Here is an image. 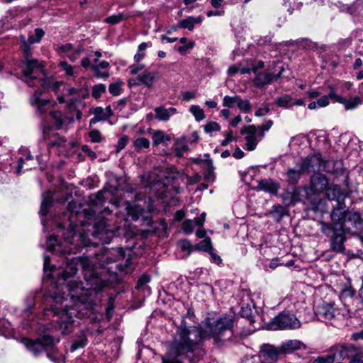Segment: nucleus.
Returning a JSON list of instances; mask_svg holds the SVG:
<instances>
[{
  "label": "nucleus",
  "instance_id": "f257e3e1",
  "mask_svg": "<svg viewBox=\"0 0 363 363\" xmlns=\"http://www.w3.org/2000/svg\"><path fill=\"white\" fill-rule=\"evenodd\" d=\"M66 267L58 273L60 279L67 280L73 277L80 265L84 271L86 286L78 280H70L67 283L69 300L65 297V292L57 285L50 289L52 303L50 308L44 309L45 318L52 316L51 330L61 334L72 331L74 318H81L84 315V311L90 306L89 297L91 289H96L99 284V278L92 269L90 259L87 257H65Z\"/></svg>",
  "mask_w": 363,
  "mask_h": 363
},
{
  "label": "nucleus",
  "instance_id": "f03ea898",
  "mask_svg": "<svg viewBox=\"0 0 363 363\" xmlns=\"http://www.w3.org/2000/svg\"><path fill=\"white\" fill-rule=\"evenodd\" d=\"M234 321L233 315H225L216 320L208 317L199 328L187 325L186 322L182 320L172 343L171 350L175 355V359L163 360L162 363H183L184 360L193 363L204 353L203 340L213 338L216 344H219L232 337Z\"/></svg>",
  "mask_w": 363,
  "mask_h": 363
},
{
  "label": "nucleus",
  "instance_id": "7ed1b4c3",
  "mask_svg": "<svg viewBox=\"0 0 363 363\" xmlns=\"http://www.w3.org/2000/svg\"><path fill=\"white\" fill-rule=\"evenodd\" d=\"M22 80L29 86H40V89L35 90L30 99L31 106L36 107L37 111L40 114L45 112L46 107L50 102L48 99H41V94L49 89L57 92L63 84L61 81L51 82L47 79L43 63L36 59L26 58L25 66L22 70Z\"/></svg>",
  "mask_w": 363,
  "mask_h": 363
},
{
  "label": "nucleus",
  "instance_id": "20e7f679",
  "mask_svg": "<svg viewBox=\"0 0 363 363\" xmlns=\"http://www.w3.org/2000/svg\"><path fill=\"white\" fill-rule=\"evenodd\" d=\"M346 206L334 208L330 214L331 224L322 223V232L328 235L330 230H345L352 234L360 233L363 231V219L359 213L345 211Z\"/></svg>",
  "mask_w": 363,
  "mask_h": 363
},
{
  "label": "nucleus",
  "instance_id": "39448f33",
  "mask_svg": "<svg viewBox=\"0 0 363 363\" xmlns=\"http://www.w3.org/2000/svg\"><path fill=\"white\" fill-rule=\"evenodd\" d=\"M68 235L65 237L64 242H59L57 237L50 236L46 241L47 250L51 252L60 254L62 256L76 254L77 251L89 245V240L84 233L77 234L74 226L70 224Z\"/></svg>",
  "mask_w": 363,
  "mask_h": 363
},
{
  "label": "nucleus",
  "instance_id": "423d86ee",
  "mask_svg": "<svg viewBox=\"0 0 363 363\" xmlns=\"http://www.w3.org/2000/svg\"><path fill=\"white\" fill-rule=\"evenodd\" d=\"M328 186V177L320 172H316L311 175L308 185L303 187L306 200L313 211H319L321 213L327 212L326 200L320 198V194L326 192Z\"/></svg>",
  "mask_w": 363,
  "mask_h": 363
},
{
  "label": "nucleus",
  "instance_id": "0eeeda50",
  "mask_svg": "<svg viewBox=\"0 0 363 363\" xmlns=\"http://www.w3.org/2000/svg\"><path fill=\"white\" fill-rule=\"evenodd\" d=\"M55 341V338L50 335H45L36 340L28 337L22 339L23 344L34 356H38L43 351H45L48 357L51 361L60 362L62 360V356L54 347Z\"/></svg>",
  "mask_w": 363,
  "mask_h": 363
},
{
  "label": "nucleus",
  "instance_id": "6e6552de",
  "mask_svg": "<svg viewBox=\"0 0 363 363\" xmlns=\"http://www.w3.org/2000/svg\"><path fill=\"white\" fill-rule=\"evenodd\" d=\"M301 323L296 315L291 313L283 311L271 320L267 327L272 330H296Z\"/></svg>",
  "mask_w": 363,
  "mask_h": 363
},
{
  "label": "nucleus",
  "instance_id": "1a4fd4ad",
  "mask_svg": "<svg viewBox=\"0 0 363 363\" xmlns=\"http://www.w3.org/2000/svg\"><path fill=\"white\" fill-rule=\"evenodd\" d=\"M241 134L245 135V148L248 151L255 150L258 142L263 138L262 132L259 130V127L251 125L241 130Z\"/></svg>",
  "mask_w": 363,
  "mask_h": 363
},
{
  "label": "nucleus",
  "instance_id": "9d476101",
  "mask_svg": "<svg viewBox=\"0 0 363 363\" xmlns=\"http://www.w3.org/2000/svg\"><path fill=\"white\" fill-rule=\"evenodd\" d=\"M323 160L322 155L318 152L309 155L300 162V168L307 173L321 171Z\"/></svg>",
  "mask_w": 363,
  "mask_h": 363
},
{
  "label": "nucleus",
  "instance_id": "9b49d317",
  "mask_svg": "<svg viewBox=\"0 0 363 363\" xmlns=\"http://www.w3.org/2000/svg\"><path fill=\"white\" fill-rule=\"evenodd\" d=\"M347 194L345 189H342L340 186L337 184L329 185L326 191V196L329 200L336 201L337 204L334 208H342L346 206L344 203V199L347 197Z\"/></svg>",
  "mask_w": 363,
  "mask_h": 363
},
{
  "label": "nucleus",
  "instance_id": "f8f14e48",
  "mask_svg": "<svg viewBox=\"0 0 363 363\" xmlns=\"http://www.w3.org/2000/svg\"><path fill=\"white\" fill-rule=\"evenodd\" d=\"M280 354H282L280 347H276L266 344L261 347L259 357L264 363H274L277 361Z\"/></svg>",
  "mask_w": 363,
  "mask_h": 363
},
{
  "label": "nucleus",
  "instance_id": "ddd939ff",
  "mask_svg": "<svg viewBox=\"0 0 363 363\" xmlns=\"http://www.w3.org/2000/svg\"><path fill=\"white\" fill-rule=\"evenodd\" d=\"M346 232L345 230H330V232L328 235H330V233H333L331 238V249L333 251L336 252H343L345 250L344 247V242L345 240V233Z\"/></svg>",
  "mask_w": 363,
  "mask_h": 363
},
{
  "label": "nucleus",
  "instance_id": "4468645a",
  "mask_svg": "<svg viewBox=\"0 0 363 363\" xmlns=\"http://www.w3.org/2000/svg\"><path fill=\"white\" fill-rule=\"evenodd\" d=\"M53 202V194L50 191H48L43 194V200L40 209V215L41 216V223L44 228L46 226L45 217L48 215L49 208Z\"/></svg>",
  "mask_w": 363,
  "mask_h": 363
},
{
  "label": "nucleus",
  "instance_id": "2eb2a0df",
  "mask_svg": "<svg viewBox=\"0 0 363 363\" xmlns=\"http://www.w3.org/2000/svg\"><path fill=\"white\" fill-rule=\"evenodd\" d=\"M343 163L341 160H323L321 171L340 174L343 172Z\"/></svg>",
  "mask_w": 363,
  "mask_h": 363
},
{
  "label": "nucleus",
  "instance_id": "dca6fc26",
  "mask_svg": "<svg viewBox=\"0 0 363 363\" xmlns=\"http://www.w3.org/2000/svg\"><path fill=\"white\" fill-rule=\"evenodd\" d=\"M282 354H289L295 350L306 349V346L298 340H288L281 343L279 346Z\"/></svg>",
  "mask_w": 363,
  "mask_h": 363
},
{
  "label": "nucleus",
  "instance_id": "f3484780",
  "mask_svg": "<svg viewBox=\"0 0 363 363\" xmlns=\"http://www.w3.org/2000/svg\"><path fill=\"white\" fill-rule=\"evenodd\" d=\"M337 312L332 303H325L319 307L318 313L322 321L328 322L335 317Z\"/></svg>",
  "mask_w": 363,
  "mask_h": 363
},
{
  "label": "nucleus",
  "instance_id": "a211bd4d",
  "mask_svg": "<svg viewBox=\"0 0 363 363\" xmlns=\"http://www.w3.org/2000/svg\"><path fill=\"white\" fill-rule=\"evenodd\" d=\"M354 354V350L353 347L342 345L337 347L335 349V352L333 353V355H335V362H338L340 360H344L345 359H350Z\"/></svg>",
  "mask_w": 363,
  "mask_h": 363
},
{
  "label": "nucleus",
  "instance_id": "6ab92c4d",
  "mask_svg": "<svg viewBox=\"0 0 363 363\" xmlns=\"http://www.w3.org/2000/svg\"><path fill=\"white\" fill-rule=\"evenodd\" d=\"M155 118L158 121H167L170 117L177 113V111L174 107L166 108L164 106H159L155 108Z\"/></svg>",
  "mask_w": 363,
  "mask_h": 363
},
{
  "label": "nucleus",
  "instance_id": "aec40b11",
  "mask_svg": "<svg viewBox=\"0 0 363 363\" xmlns=\"http://www.w3.org/2000/svg\"><path fill=\"white\" fill-rule=\"evenodd\" d=\"M153 145L157 146L159 145H167L171 140L169 135L167 134L163 130H155L152 135Z\"/></svg>",
  "mask_w": 363,
  "mask_h": 363
},
{
  "label": "nucleus",
  "instance_id": "412c9836",
  "mask_svg": "<svg viewBox=\"0 0 363 363\" xmlns=\"http://www.w3.org/2000/svg\"><path fill=\"white\" fill-rule=\"evenodd\" d=\"M124 205L128 216L133 220H138L143 212V208L139 205L131 204L129 201H125Z\"/></svg>",
  "mask_w": 363,
  "mask_h": 363
},
{
  "label": "nucleus",
  "instance_id": "4be33fe9",
  "mask_svg": "<svg viewBox=\"0 0 363 363\" xmlns=\"http://www.w3.org/2000/svg\"><path fill=\"white\" fill-rule=\"evenodd\" d=\"M257 188L266 192L276 194L279 189V185L272 179H262L258 182Z\"/></svg>",
  "mask_w": 363,
  "mask_h": 363
},
{
  "label": "nucleus",
  "instance_id": "5701e85b",
  "mask_svg": "<svg viewBox=\"0 0 363 363\" xmlns=\"http://www.w3.org/2000/svg\"><path fill=\"white\" fill-rule=\"evenodd\" d=\"M202 21V18L201 16L193 17L189 16L182 21H181L178 24L177 27L181 28H186L189 30H193L194 28V26L197 23H200Z\"/></svg>",
  "mask_w": 363,
  "mask_h": 363
},
{
  "label": "nucleus",
  "instance_id": "b1692460",
  "mask_svg": "<svg viewBox=\"0 0 363 363\" xmlns=\"http://www.w3.org/2000/svg\"><path fill=\"white\" fill-rule=\"evenodd\" d=\"M94 233L97 235H106L107 238H110L113 235V231L109 228V225H107L104 220H100L94 224Z\"/></svg>",
  "mask_w": 363,
  "mask_h": 363
},
{
  "label": "nucleus",
  "instance_id": "393cba45",
  "mask_svg": "<svg viewBox=\"0 0 363 363\" xmlns=\"http://www.w3.org/2000/svg\"><path fill=\"white\" fill-rule=\"evenodd\" d=\"M274 79L273 74L263 72L257 74L255 79V84L257 86H262L264 85L270 84Z\"/></svg>",
  "mask_w": 363,
  "mask_h": 363
},
{
  "label": "nucleus",
  "instance_id": "a878e982",
  "mask_svg": "<svg viewBox=\"0 0 363 363\" xmlns=\"http://www.w3.org/2000/svg\"><path fill=\"white\" fill-rule=\"evenodd\" d=\"M88 343L86 335L84 331H82L79 336L74 340L71 345L70 351L74 352L77 350L84 347Z\"/></svg>",
  "mask_w": 363,
  "mask_h": 363
},
{
  "label": "nucleus",
  "instance_id": "bb28decb",
  "mask_svg": "<svg viewBox=\"0 0 363 363\" xmlns=\"http://www.w3.org/2000/svg\"><path fill=\"white\" fill-rule=\"evenodd\" d=\"M338 103L342 104L346 110L354 109L362 104V99L359 96L345 99L343 97L338 98Z\"/></svg>",
  "mask_w": 363,
  "mask_h": 363
},
{
  "label": "nucleus",
  "instance_id": "cd10ccee",
  "mask_svg": "<svg viewBox=\"0 0 363 363\" xmlns=\"http://www.w3.org/2000/svg\"><path fill=\"white\" fill-rule=\"evenodd\" d=\"M298 169L290 168L287 171V177L290 182L297 183L301 177L302 173H304L303 170L300 168V162L296 164Z\"/></svg>",
  "mask_w": 363,
  "mask_h": 363
},
{
  "label": "nucleus",
  "instance_id": "c85d7f7f",
  "mask_svg": "<svg viewBox=\"0 0 363 363\" xmlns=\"http://www.w3.org/2000/svg\"><path fill=\"white\" fill-rule=\"evenodd\" d=\"M130 16L131 15L129 13H119L118 14L112 15L111 16L107 17L104 20V22L114 25L121 22L123 20L129 18Z\"/></svg>",
  "mask_w": 363,
  "mask_h": 363
},
{
  "label": "nucleus",
  "instance_id": "c756f323",
  "mask_svg": "<svg viewBox=\"0 0 363 363\" xmlns=\"http://www.w3.org/2000/svg\"><path fill=\"white\" fill-rule=\"evenodd\" d=\"M156 76L155 72H145L144 74L138 76V80L147 86H151Z\"/></svg>",
  "mask_w": 363,
  "mask_h": 363
},
{
  "label": "nucleus",
  "instance_id": "7c9ffc66",
  "mask_svg": "<svg viewBox=\"0 0 363 363\" xmlns=\"http://www.w3.org/2000/svg\"><path fill=\"white\" fill-rule=\"evenodd\" d=\"M21 13V10L20 9L14 8L12 9L8 10L4 16L1 19L0 22L4 24L6 22L9 21L10 20L18 17Z\"/></svg>",
  "mask_w": 363,
  "mask_h": 363
},
{
  "label": "nucleus",
  "instance_id": "2f4dec72",
  "mask_svg": "<svg viewBox=\"0 0 363 363\" xmlns=\"http://www.w3.org/2000/svg\"><path fill=\"white\" fill-rule=\"evenodd\" d=\"M189 111L194 116L196 121L200 122L205 118L203 110L198 105L191 106Z\"/></svg>",
  "mask_w": 363,
  "mask_h": 363
},
{
  "label": "nucleus",
  "instance_id": "473e14b6",
  "mask_svg": "<svg viewBox=\"0 0 363 363\" xmlns=\"http://www.w3.org/2000/svg\"><path fill=\"white\" fill-rule=\"evenodd\" d=\"M45 35V32L41 28L35 29V34L31 35L28 38V44L38 43Z\"/></svg>",
  "mask_w": 363,
  "mask_h": 363
},
{
  "label": "nucleus",
  "instance_id": "72a5a7b5",
  "mask_svg": "<svg viewBox=\"0 0 363 363\" xmlns=\"http://www.w3.org/2000/svg\"><path fill=\"white\" fill-rule=\"evenodd\" d=\"M133 145L137 151L142 149H147L150 147V141L145 138H138L134 140Z\"/></svg>",
  "mask_w": 363,
  "mask_h": 363
},
{
  "label": "nucleus",
  "instance_id": "f704fd0d",
  "mask_svg": "<svg viewBox=\"0 0 363 363\" xmlns=\"http://www.w3.org/2000/svg\"><path fill=\"white\" fill-rule=\"evenodd\" d=\"M270 213L274 218L277 217V220H280L284 215L286 214V209L284 206L281 205H274Z\"/></svg>",
  "mask_w": 363,
  "mask_h": 363
},
{
  "label": "nucleus",
  "instance_id": "c9c22d12",
  "mask_svg": "<svg viewBox=\"0 0 363 363\" xmlns=\"http://www.w3.org/2000/svg\"><path fill=\"white\" fill-rule=\"evenodd\" d=\"M276 104L279 107L288 108L292 106L291 98L289 95H284L276 99Z\"/></svg>",
  "mask_w": 363,
  "mask_h": 363
},
{
  "label": "nucleus",
  "instance_id": "e433bc0d",
  "mask_svg": "<svg viewBox=\"0 0 363 363\" xmlns=\"http://www.w3.org/2000/svg\"><path fill=\"white\" fill-rule=\"evenodd\" d=\"M106 86L104 84H96L92 87L91 96L96 99H99L101 95L106 92Z\"/></svg>",
  "mask_w": 363,
  "mask_h": 363
},
{
  "label": "nucleus",
  "instance_id": "4c0bfd02",
  "mask_svg": "<svg viewBox=\"0 0 363 363\" xmlns=\"http://www.w3.org/2000/svg\"><path fill=\"white\" fill-rule=\"evenodd\" d=\"M179 41L183 44L178 48V51L181 54H184L189 49L193 48L195 45L194 42L192 40L187 43V39L186 38H181Z\"/></svg>",
  "mask_w": 363,
  "mask_h": 363
},
{
  "label": "nucleus",
  "instance_id": "58836bf2",
  "mask_svg": "<svg viewBox=\"0 0 363 363\" xmlns=\"http://www.w3.org/2000/svg\"><path fill=\"white\" fill-rule=\"evenodd\" d=\"M11 335V324L5 320L0 321V335H3L6 337H9Z\"/></svg>",
  "mask_w": 363,
  "mask_h": 363
},
{
  "label": "nucleus",
  "instance_id": "ea45409f",
  "mask_svg": "<svg viewBox=\"0 0 363 363\" xmlns=\"http://www.w3.org/2000/svg\"><path fill=\"white\" fill-rule=\"evenodd\" d=\"M238 108L243 113H248L251 108V104L248 99H241L239 96V100L237 103Z\"/></svg>",
  "mask_w": 363,
  "mask_h": 363
},
{
  "label": "nucleus",
  "instance_id": "a19ab883",
  "mask_svg": "<svg viewBox=\"0 0 363 363\" xmlns=\"http://www.w3.org/2000/svg\"><path fill=\"white\" fill-rule=\"evenodd\" d=\"M239 96L238 95L233 96H225L223 99V105L225 107L233 108L234 107L235 104H237Z\"/></svg>",
  "mask_w": 363,
  "mask_h": 363
},
{
  "label": "nucleus",
  "instance_id": "79ce46f5",
  "mask_svg": "<svg viewBox=\"0 0 363 363\" xmlns=\"http://www.w3.org/2000/svg\"><path fill=\"white\" fill-rule=\"evenodd\" d=\"M283 200L288 203H295L297 201V191L293 189L292 191H286L282 196Z\"/></svg>",
  "mask_w": 363,
  "mask_h": 363
},
{
  "label": "nucleus",
  "instance_id": "37998d69",
  "mask_svg": "<svg viewBox=\"0 0 363 363\" xmlns=\"http://www.w3.org/2000/svg\"><path fill=\"white\" fill-rule=\"evenodd\" d=\"M50 117L55 121V125L57 129H60L63 124L62 114L60 111H55L50 113Z\"/></svg>",
  "mask_w": 363,
  "mask_h": 363
},
{
  "label": "nucleus",
  "instance_id": "c03bdc74",
  "mask_svg": "<svg viewBox=\"0 0 363 363\" xmlns=\"http://www.w3.org/2000/svg\"><path fill=\"white\" fill-rule=\"evenodd\" d=\"M196 248L199 250H203L210 252L212 250V245L211 240L208 238L201 241L196 245Z\"/></svg>",
  "mask_w": 363,
  "mask_h": 363
},
{
  "label": "nucleus",
  "instance_id": "a18cd8bd",
  "mask_svg": "<svg viewBox=\"0 0 363 363\" xmlns=\"http://www.w3.org/2000/svg\"><path fill=\"white\" fill-rule=\"evenodd\" d=\"M60 67L65 72L66 74L68 76L75 77L77 74V72L74 70V67L65 61L60 62Z\"/></svg>",
  "mask_w": 363,
  "mask_h": 363
},
{
  "label": "nucleus",
  "instance_id": "49530a36",
  "mask_svg": "<svg viewBox=\"0 0 363 363\" xmlns=\"http://www.w3.org/2000/svg\"><path fill=\"white\" fill-rule=\"evenodd\" d=\"M252 311H253V309L250 307V306L249 304H246L245 306L243 304L241 306V310L240 311V313L242 318H245L251 320Z\"/></svg>",
  "mask_w": 363,
  "mask_h": 363
},
{
  "label": "nucleus",
  "instance_id": "de8ad7c7",
  "mask_svg": "<svg viewBox=\"0 0 363 363\" xmlns=\"http://www.w3.org/2000/svg\"><path fill=\"white\" fill-rule=\"evenodd\" d=\"M196 223L193 220H186L182 223V230L186 234H191L194 228Z\"/></svg>",
  "mask_w": 363,
  "mask_h": 363
},
{
  "label": "nucleus",
  "instance_id": "09e8293b",
  "mask_svg": "<svg viewBox=\"0 0 363 363\" xmlns=\"http://www.w3.org/2000/svg\"><path fill=\"white\" fill-rule=\"evenodd\" d=\"M220 129V125L215 121H209L204 125L205 132L209 134L213 131H218Z\"/></svg>",
  "mask_w": 363,
  "mask_h": 363
},
{
  "label": "nucleus",
  "instance_id": "8fccbe9b",
  "mask_svg": "<svg viewBox=\"0 0 363 363\" xmlns=\"http://www.w3.org/2000/svg\"><path fill=\"white\" fill-rule=\"evenodd\" d=\"M335 362V355L330 354L325 357H318L314 359L313 363H334Z\"/></svg>",
  "mask_w": 363,
  "mask_h": 363
},
{
  "label": "nucleus",
  "instance_id": "3c124183",
  "mask_svg": "<svg viewBox=\"0 0 363 363\" xmlns=\"http://www.w3.org/2000/svg\"><path fill=\"white\" fill-rule=\"evenodd\" d=\"M223 135L225 136V139L220 143L222 146H226L232 141L237 140V138L233 135V131L231 130L223 132Z\"/></svg>",
  "mask_w": 363,
  "mask_h": 363
},
{
  "label": "nucleus",
  "instance_id": "603ef678",
  "mask_svg": "<svg viewBox=\"0 0 363 363\" xmlns=\"http://www.w3.org/2000/svg\"><path fill=\"white\" fill-rule=\"evenodd\" d=\"M179 247L181 250L186 254V255H189L193 250V246L188 240H182L179 244Z\"/></svg>",
  "mask_w": 363,
  "mask_h": 363
},
{
  "label": "nucleus",
  "instance_id": "864d4df0",
  "mask_svg": "<svg viewBox=\"0 0 363 363\" xmlns=\"http://www.w3.org/2000/svg\"><path fill=\"white\" fill-rule=\"evenodd\" d=\"M108 91L114 96H118L121 93V84L120 82L112 83L109 85Z\"/></svg>",
  "mask_w": 363,
  "mask_h": 363
},
{
  "label": "nucleus",
  "instance_id": "5fc2aeb1",
  "mask_svg": "<svg viewBox=\"0 0 363 363\" xmlns=\"http://www.w3.org/2000/svg\"><path fill=\"white\" fill-rule=\"evenodd\" d=\"M130 265H131V259H130V258H128L125 260V262L124 264H123L121 263L117 264V268L121 272H124L125 274H128V273H130L132 271Z\"/></svg>",
  "mask_w": 363,
  "mask_h": 363
},
{
  "label": "nucleus",
  "instance_id": "6e6d98bb",
  "mask_svg": "<svg viewBox=\"0 0 363 363\" xmlns=\"http://www.w3.org/2000/svg\"><path fill=\"white\" fill-rule=\"evenodd\" d=\"M33 160V156L30 155V154H28L25 159L21 157L19 160H18V167H17V169H16V172L18 174H21L22 172V169L23 168V164L24 163L26 162H28L29 161H32Z\"/></svg>",
  "mask_w": 363,
  "mask_h": 363
},
{
  "label": "nucleus",
  "instance_id": "4d7b16f0",
  "mask_svg": "<svg viewBox=\"0 0 363 363\" xmlns=\"http://www.w3.org/2000/svg\"><path fill=\"white\" fill-rule=\"evenodd\" d=\"M67 143V140L60 136H56L55 140L51 141L48 146L49 147H64L65 146V144Z\"/></svg>",
  "mask_w": 363,
  "mask_h": 363
},
{
  "label": "nucleus",
  "instance_id": "13d9d810",
  "mask_svg": "<svg viewBox=\"0 0 363 363\" xmlns=\"http://www.w3.org/2000/svg\"><path fill=\"white\" fill-rule=\"evenodd\" d=\"M93 114L97 117L98 120L104 121L108 118L107 115H106L104 110L102 107H96L93 111Z\"/></svg>",
  "mask_w": 363,
  "mask_h": 363
},
{
  "label": "nucleus",
  "instance_id": "bf43d9fd",
  "mask_svg": "<svg viewBox=\"0 0 363 363\" xmlns=\"http://www.w3.org/2000/svg\"><path fill=\"white\" fill-rule=\"evenodd\" d=\"M89 138L93 143H99L101 140V134L98 130H92L89 132Z\"/></svg>",
  "mask_w": 363,
  "mask_h": 363
},
{
  "label": "nucleus",
  "instance_id": "052dcab7",
  "mask_svg": "<svg viewBox=\"0 0 363 363\" xmlns=\"http://www.w3.org/2000/svg\"><path fill=\"white\" fill-rule=\"evenodd\" d=\"M113 308H114L113 301L110 299L108 301V306L106 308V316L108 320H110L112 318Z\"/></svg>",
  "mask_w": 363,
  "mask_h": 363
},
{
  "label": "nucleus",
  "instance_id": "680f3d73",
  "mask_svg": "<svg viewBox=\"0 0 363 363\" xmlns=\"http://www.w3.org/2000/svg\"><path fill=\"white\" fill-rule=\"evenodd\" d=\"M82 51H83L82 47L79 46L77 49H75L72 53L67 55V57H69V59L71 61L74 62L78 58V57L81 55Z\"/></svg>",
  "mask_w": 363,
  "mask_h": 363
},
{
  "label": "nucleus",
  "instance_id": "e2e57ef3",
  "mask_svg": "<svg viewBox=\"0 0 363 363\" xmlns=\"http://www.w3.org/2000/svg\"><path fill=\"white\" fill-rule=\"evenodd\" d=\"M50 258L47 255H44L43 267H44L45 272H48V270L50 272H52L56 268L55 265L50 266Z\"/></svg>",
  "mask_w": 363,
  "mask_h": 363
},
{
  "label": "nucleus",
  "instance_id": "0e129e2a",
  "mask_svg": "<svg viewBox=\"0 0 363 363\" xmlns=\"http://www.w3.org/2000/svg\"><path fill=\"white\" fill-rule=\"evenodd\" d=\"M91 69L95 73V76L97 78L106 79L109 76V74L107 72H101L100 69L97 68V67H91Z\"/></svg>",
  "mask_w": 363,
  "mask_h": 363
},
{
  "label": "nucleus",
  "instance_id": "69168bd1",
  "mask_svg": "<svg viewBox=\"0 0 363 363\" xmlns=\"http://www.w3.org/2000/svg\"><path fill=\"white\" fill-rule=\"evenodd\" d=\"M316 104L319 108H323L327 106L329 104L328 96H323L319 99L316 101Z\"/></svg>",
  "mask_w": 363,
  "mask_h": 363
},
{
  "label": "nucleus",
  "instance_id": "338daca9",
  "mask_svg": "<svg viewBox=\"0 0 363 363\" xmlns=\"http://www.w3.org/2000/svg\"><path fill=\"white\" fill-rule=\"evenodd\" d=\"M128 140V138L127 136H123L118 140L117 145V152L121 151L125 147Z\"/></svg>",
  "mask_w": 363,
  "mask_h": 363
},
{
  "label": "nucleus",
  "instance_id": "774afa93",
  "mask_svg": "<svg viewBox=\"0 0 363 363\" xmlns=\"http://www.w3.org/2000/svg\"><path fill=\"white\" fill-rule=\"evenodd\" d=\"M130 71L132 74H138L140 70L145 68V65L143 64H139L136 65L130 66Z\"/></svg>",
  "mask_w": 363,
  "mask_h": 363
}]
</instances>
